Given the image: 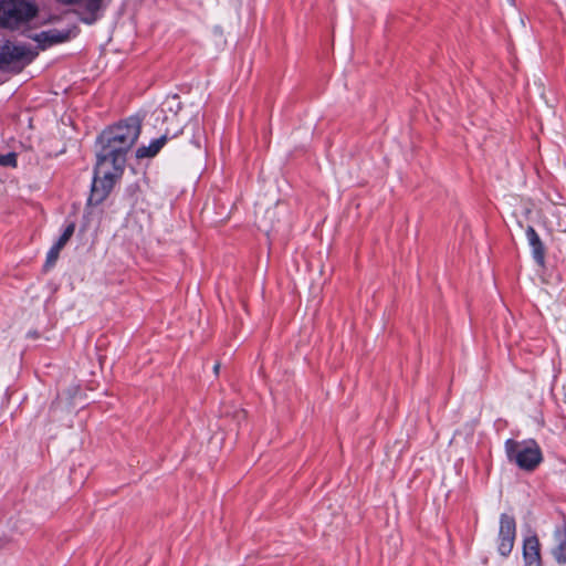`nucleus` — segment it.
Returning a JSON list of instances; mask_svg holds the SVG:
<instances>
[{
  "instance_id": "1",
  "label": "nucleus",
  "mask_w": 566,
  "mask_h": 566,
  "mask_svg": "<svg viewBox=\"0 0 566 566\" xmlns=\"http://www.w3.org/2000/svg\"><path fill=\"white\" fill-rule=\"evenodd\" d=\"M142 130L139 118L129 117L103 130L97 143L101 146L96 157L125 166L126 153L135 145Z\"/></svg>"
},
{
  "instance_id": "2",
  "label": "nucleus",
  "mask_w": 566,
  "mask_h": 566,
  "mask_svg": "<svg viewBox=\"0 0 566 566\" xmlns=\"http://www.w3.org/2000/svg\"><path fill=\"white\" fill-rule=\"evenodd\" d=\"M124 166L96 157L94 178L88 203L97 206L111 193L115 182L122 177Z\"/></svg>"
},
{
  "instance_id": "3",
  "label": "nucleus",
  "mask_w": 566,
  "mask_h": 566,
  "mask_svg": "<svg viewBox=\"0 0 566 566\" xmlns=\"http://www.w3.org/2000/svg\"><path fill=\"white\" fill-rule=\"evenodd\" d=\"M504 450L509 462L516 464L524 471H534L543 461L542 450L533 439L523 441L507 439L504 443Z\"/></svg>"
},
{
  "instance_id": "4",
  "label": "nucleus",
  "mask_w": 566,
  "mask_h": 566,
  "mask_svg": "<svg viewBox=\"0 0 566 566\" xmlns=\"http://www.w3.org/2000/svg\"><path fill=\"white\" fill-rule=\"evenodd\" d=\"M36 14V7L29 0L0 1V25L15 29Z\"/></svg>"
},
{
  "instance_id": "5",
  "label": "nucleus",
  "mask_w": 566,
  "mask_h": 566,
  "mask_svg": "<svg viewBox=\"0 0 566 566\" xmlns=\"http://www.w3.org/2000/svg\"><path fill=\"white\" fill-rule=\"evenodd\" d=\"M34 56L35 53L25 45L7 42L0 48V69L20 72Z\"/></svg>"
},
{
  "instance_id": "6",
  "label": "nucleus",
  "mask_w": 566,
  "mask_h": 566,
  "mask_svg": "<svg viewBox=\"0 0 566 566\" xmlns=\"http://www.w3.org/2000/svg\"><path fill=\"white\" fill-rule=\"evenodd\" d=\"M516 536L515 518L507 514L500 516V530L497 536V552L506 557L511 554Z\"/></svg>"
},
{
  "instance_id": "7",
  "label": "nucleus",
  "mask_w": 566,
  "mask_h": 566,
  "mask_svg": "<svg viewBox=\"0 0 566 566\" xmlns=\"http://www.w3.org/2000/svg\"><path fill=\"white\" fill-rule=\"evenodd\" d=\"M523 557L526 566H542L541 544L536 535L524 539Z\"/></svg>"
},
{
  "instance_id": "8",
  "label": "nucleus",
  "mask_w": 566,
  "mask_h": 566,
  "mask_svg": "<svg viewBox=\"0 0 566 566\" xmlns=\"http://www.w3.org/2000/svg\"><path fill=\"white\" fill-rule=\"evenodd\" d=\"M552 554L558 564L566 563V527L557 525L553 533Z\"/></svg>"
},
{
  "instance_id": "9",
  "label": "nucleus",
  "mask_w": 566,
  "mask_h": 566,
  "mask_svg": "<svg viewBox=\"0 0 566 566\" xmlns=\"http://www.w3.org/2000/svg\"><path fill=\"white\" fill-rule=\"evenodd\" d=\"M70 31L52 29L36 34L33 39L39 43V46L44 50L53 44L65 42L70 39Z\"/></svg>"
},
{
  "instance_id": "10",
  "label": "nucleus",
  "mask_w": 566,
  "mask_h": 566,
  "mask_svg": "<svg viewBox=\"0 0 566 566\" xmlns=\"http://www.w3.org/2000/svg\"><path fill=\"white\" fill-rule=\"evenodd\" d=\"M525 233L532 249L533 259L538 265L543 266L545 263V248L539 235L531 226L526 228Z\"/></svg>"
},
{
  "instance_id": "11",
  "label": "nucleus",
  "mask_w": 566,
  "mask_h": 566,
  "mask_svg": "<svg viewBox=\"0 0 566 566\" xmlns=\"http://www.w3.org/2000/svg\"><path fill=\"white\" fill-rule=\"evenodd\" d=\"M167 134L160 136L157 139L150 142L148 146H140L136 150L137 158H151L156 156L163 146L166 144Z\"/></svg>"
},
{
  "instance_id": "12",
  "label": "nucleus",
  "mask_w": 566,
  "mask_h": 566,
  "mask_svg": "<svg viewBox=\"0 0 566 566\" xmlns=\"http://www.w3.org/2000/svg\"><path fill=\"white\" fill-rule=\"evenodd\" d=\"M74 230H75L74 223H70L64 229L63 233L61 234L59 240L53 245H55L57 249L62 250L64 248V245L67 243V241L71 239V237L73 235Z\"/></svg>"
},
{
  "instance_id": "13",
  "label": "nucleus",
  "mask_w": 566,
  "mask_h": 566,
  "mask_svg": "<svg viewBox=\"0 0 566 566\" xmlns=\"http://www.w3.org/2000/svg\"><path fill=\"white\" fill-rule=\"evenodd\" d=\"M0 166L15 167L17 166V155L14 153H8L4 155L0 154Z\"/></svg>"
},
{
  "instance_id": "14",
  "label": "nucleus",
  "mask_w": 566,
  "mask_h": 566,
  "mask_svg": "<svg viewBox=\"0 0 566 566\" xmlns=\"http://www.w3.org/2000/svg\"><path fill=\"white\" fill-rule=\"evenodd\" d=\"M61 249H57L55 245H52V248L49 250L46 254V262L45 266H52L56 260L59 259Z\"/></svg>"
},
{
  "instance_id": "15",
  "label": "nucleus",
  "mask_w": 566,
  "mask_h": 566,
  "mask_svg": "<svg viewBox=\"0 0 566 566\" xmlns=\"http://www.w3.org/2000/svg\"><path fill=\"white\" fill-rule=\"evenodd\" d=\"M219 369H220V364H219V363H217V364L213 366V371H214V374H216V375H218V374H219Z\"/></svg>"
}]
</instances>
